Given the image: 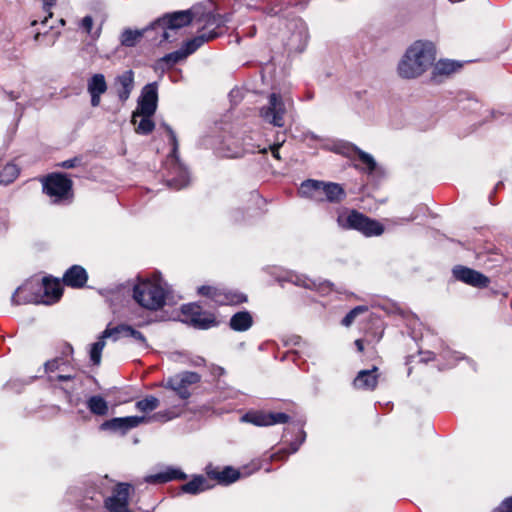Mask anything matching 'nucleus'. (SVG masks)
Wrapping results in <instances>:
<instances>
[{"mask_svg": "<svg viewBox=\"0 0 512 512\" xmlns=\"http://www.w3.org/2000/svg\"><path fill=\"white\" fill-rule=\"evenodd\" d=\"M251 30L252 31H250V35H254L255 34V30H256L255 27H251Z\"/></svg>", "mask_w": 512, "mask_h": 512, "instance_id": "0e129e2a", "label": "nucleus"}, {"mask_svg": "<svg viewBox=\"0 0 512 512\" xmlns=\"http://www.w3.org/2000/svg\"><path fill=\"white\" fill-rule=\"evenodd\" d=\"M36 23H37V21H36V20H34V21L31 23V25H32V26H34V25H36Z\"/></svg>", "mask_w": 512, "mask_h": 512, "instance_id": "338daca9", "label": "nucleus"}, {"mask_svg": "<svg viewBox=\"0 0 512 512\" xmlns=\"http://www.w3.org/2000/svg\"><path fill=\"white\" fill-rule=\"evenodd\" d=\"M176 417H177V414L171 410L159 411L157 413H154L151 416H146V420L144 423H150V422L165 423V422L170 421Z\"/></svg>", "mask_w": 512, "mask_h": 512, "instance_id": "79ce46f5", "label": "nucleus"}, {"mask_svg": "<svg viewBox=\"0 0 512 512\" xmlns=\"http://www.w3.org/2000/svg\"><path fill=\"white\" fill-rule=\"evenodd\" d=\"M8 226V211L0 209V232L7 229Z\"/></svg>", "mask_w": 512, "mask_h": 512, "instance_id": "603ef678", "label": "nucleus"}, {"mask_svg": "<svg viewBox=\"0 0 512 512\" xmlns=\"http://www.w3.org/2000/svg\"><path fill=\"white\" fill-rule=\"evenodd\" d=\"M39 286L41 287L40 298L44 305L58 302L63 294L62 285L58 279L43 277L41 281L39 280Z\"/></svg>", "mask_w": 512, "mask_h": 512, "instance_id": "6ab92c4d", "label": "nucleus"}, {"mask_svg": "<svg viewBox=\"0 0 512 512\" xmlns=\"http://www.w3.org/2000/svg\"><path fill=\"white\" fill-rule=\"evenodd\" d=\"M40 33H37L36 36H35V39H38Z\"/></svg>", "mask_w": 512, "mask_h": 512, "instance_id": "774afa93", "label": "nucleus"}, {"mask_svg": "<svg viewBox=\"0 0 512 512\" xmlns=\"http://www.w3.org/2000/svg\"><path fill=\"white\" fill-rule=\"evenodd\" d=\"M187 475L179 468L167 466L163 471L149 475L145 481L150 484H162L173 480H185Z\"/></svg>", "mask_w": 512, "mask_h": 512, "instance_id": "393cba45", "label": "nucleus"}, {"mask_svg": "<svg viewBox=\"0 0 512 512\" xmlns=\"http://www.w3.org/2000/svg\"><path fill=\"white\" fill-rule=\"evenodd\" d=\"M443 358H453L455 361H458L460 358L458 356V353L456 352H451V351H445L443 352Z\"/></svg>", "mask_w": 512, "mask_h": 512, "instance_id": "13d9d810", "label": "nucleus"}, {"mask_svg": "<svg viewBox=\"0 0 512 512\" xmlns=\"http://www.w3.org/2000/svg\"><path fill=\"white\" fill-rule=\"evenodd\" d=\"M467 102H468V105L467 106H463L462 108L463 109H473V110H476L479 106V103L476 99H473V98H468L467 99Z\"/></svg>", "mask_w": 512, "mask_h": 512, "instance_id": "6e6d98bb", "label": "nucleus"}, {"mask_svg": "<svg viewBox=\"0 0 512 512\" xmlns=\"http://www.w3.org/2000/svg\"><path fill=\"white\" fill-rule=\"evenodd\" d=\"M64 363L65 362L62 358H54L52 360H49L44 364L45 372L51 375L55 371L61 370V366L64 365Z\"/></svg>", "mask_w": 512, "mask_h": 512, "instance_id": "a18cd8bd", "label": "nucleus"}, {"mask_svg": "<svg viewBox=\"0 0 512 512\" xmlns=\"http://www.w3.org/2000/svg\"><path fill=\"white\" fill-rule=\"evenodd\" d=\"M367 310V307L365 306H357L355 308H353L352 310H350L346 316L342 319L341 323L342 325L344 326H349L352 324V322L354 321V319L356 318V316L361 313V312H364Z\"/></svg>", "mask_w": 512, "mask_h": 512, "instance_id": "c03bdc74", "label": "nucleus"}, {"mask_svg": "<svg viewBox=\"0 0 512 512\" xmlns=\"http://www.w3.org/2000/svg\"><path fill=\"white\" fill-rule=\"evenodd\" d=\"M72 180L63 173H52L43 180V191L52 198L53 203L71 201Z\"/></svg>", "mask_w": 512, "mask_h": 512, "instance_id": "1a4fd4ad", "label": "nucleus"}, {"mask_svg": "<svg viewBox=\"0 0 512 512\" xmlns=\"http://www.w3.org/2000/svg\"><path fill=\"white\" fill-rule=\"evenodd\" d=\"M133 298L143 308L158 310L166 304L167 291L160 282L143 280L134 286Z\"/></svg>", "mask_w": 512, "mask_h": 512, "instance_id": "423d86ee", "label": "nucleus"}, {"mask_svg": "<svg viewBox=\"0 0 512 512\" xmlns=\"http://www.w3.org/2000/svg\"><path fill=\"white\" fill-rule=\"evenodd\" d=\"M299 193L303 197L316 201L326 200L330 203H340L346 197V193L340 184L313 179L303 181Z\"/></svg>", "mask_w": 512, "mask_h": 512, "instance_id": "39448f33", "label": "nucleus"}, {"mask_svg": "<svg viewBox=\"0 0 512 512\" xmlns=\"http://www.w3.org/2000/svg\"><path fill=\"white\" fill-rule=\"evenodd\" d=\"M188 56L189 55L187 54L186 50L184 49V47H182L180 50L168 53V54L164 55L162 58H160L157 61V66H158V68H160L162 70L170 69L175 64L184 60Z\"/></svg>", "mask_w": 512, "mask_h": 512, "instance_id": "473e14b6", "label": "nucleus"}, {"mask_svg": "<svg viewBox=\"0 0 512 512\" xmlns=\"http://www.w3.org/2000/svg\"><path fill=\"white\" fill-rule=\"evenodd\" d=\"M461 67H462V64L457 61L448 60V59L439 60L438 62L435 63V65L433 67L431 80L434 82H440L441 81L439 79L440 77L449 76L452 73L459 70Z\"/></svg>", "mask_w": 512, "mask_h": 512, "instance_id": "cd10ccee", "label": "nucleus"}, {"mask_svg": "<svg viewBox=\"0 0 512 512\" xmlns=\"http://www.w3.org/2000/svg\"><path fill=\"white\" fill-rule=\"evenodd\" d=\"M108 84L102 73L93 74L87 80V92L90 95L92 107H98L101 103V96L106 93Z\"/></svg>", "mask_w": 512, "mask_h": 512, "instance_id": "412c9836", "label": "nucleus"}, {"mask_svg": "<svg viewBox=\"0 0 512 512\" xmlns=\"http://www.w3.org/2000/svg\"><path fill=\"white\" fill-rule=\"evenodd\" d=\"M115 88L118 99L125 103L134 88V73L132 70L124 71L115 78Z\"/></svg>", "mask_w": 512, "mask_h": 512, "instance_id": "5701e85b", "label": "nucleus"}, {"mask_svg": "<svg viewBox=\"0 0 512 512\" xmlns=\"http://www.w3.org/2000/svg\"><path fill=\"white\" fill-rule=\"evenodd\" d=\"M230 19V14L221 15L211 11L202 13L196 20V22L202 24L201 29L194 38L186 41L183 45L187 54H193L204 43L217 38L221 34V32H218L217 30L229 22Z\"/></svg>", "mask_w": 512, "mask_h": 512, "instance_id": "7ed1b4c3", "label": "nucleus"}, {"mask_svg": "<svg viewBox=\"0 0 512 512\" xmlns=\"http://www.w3.org/2000/svg\"><path fill=\"white\" fill-rule=\"evenodd\" d=\"M81 28L87 33L91 34V30L93 27V19L91 16L87 15L81 20Z\"/></svg>", "mask_w": 512, "mask_h": 512, "instance_id": "8fccbe9b", "label": "nucleus"}, {"mask_svg": "<svg viewBox=\"0 0 512 512\" xmlns=\"http://www.w3.org/2000/svg\"><path fill=\"white\" fill-rule=\"evenodd\" d=\"M56 0H43V10L47 13V16L42 20V24H46L48 19L52 17L51 7L55 4Z\"/></svg>", "mask_w": 512, "mask_h": 512, "instance_id": "09e8293b", "label": "nucleus"}, {"mask_svg": "<svg viewBox=\"0 0 512 512\" xmlns=\"http://www.w3.org/2000/svg\"><path fill=\"white\" fill-rule=\"evenodd\" d=\"M308 30L304 23H300L296 26V30L293 31L286 42V49L289 53H301L307 46L308 43Z\"/></svg>", "mask_w": 512, "mask_h": 512, "instance_id": "4be33fe9", "label": "nucleus"}, {"mask_svg": "<svg viewBox=\"0 0 512 512\" xmlns=\"http://www.w3.org/2000/svg\"><path fill=\"white\" fill-rule=\"evenodd\" d=\"M72 379H74V376L71 374H58L56 376H53V375L48 376V381L50 383H53L55 381H61V382L70 381Z\"/></svg>", "mask_w": 512, "mask_h": 512, "instance_id": "3c124183", "label": "nucleus"}, {"mask_svg": "<svg viewBox=\"0 0 512 512\" xmlns=\"http://www.w3.org/2000/svg\"><path fill=\"white\" fill-rule=\"evenodd\" d=\"M197 15L196 8L168 13L152 22L151 29L160 34L158 42L161 44L169 41L170 34L168 30L180 29L189 25L198 19Z\"/></svg>", "mask_w": 512, "mask_h": 512, "instance_id": "0eeeda50", "label": "nucleus"}, {"mask_svg": "<svg viewBox=\"0 0 512 512\" xmlns=\"http://www.w3.org/2000/svg\"><path fill=\"white\" fill-rule=\"evenodd\" d=\"M131 486L119 483L110 497L102 491H88L80 501L81 512H133L128 509V497Z\"/></svg>", "mask_w": 512, "mask_h": 512, "instance_id": "f03ea898", "label": "nucleus"}, {"mask_svg": "<svg viewBox=\"0 0 512 512\" xmlns=\"http://www.w3.org/2000/svg\"><path fill=\"white\" fill-rule=\"evenodd\" d=\"M338 225L343 229H353L365 236H379L384 232V227L376 220H372L364 214L352 210L348 214H340L337 217Z\"/></svg>", "mask_w": 512, "mask_h": 512, "instance_id": "6e6552de", "label": "nucleus"}, {"mask_svg": "<svg viewBox=\"0 0 512 512\" xmlns=\"http://www.w3.org/2000/svg\"><path fill=\"white\" fill-rule=\"evenodd\" d=\"M452 273L456 280L477 288L487 287L490 282L484 274L462 265L455 266Z\"/></svg>", "mask_w": 512, "mask_h": 512, "instance_id": "a211bd4d", "label": "nucleus"}, {"mask_svg": "<svg viewBox=\"0 0 512 512\" xmlns=\"http://www.w3.org/2000/svg\"><path fill=\"white\" fill-rule=\"evenodd\" d=\"M184 321L199 330L217 327L219 322L212 312L203 310L197 303L185 304L181 308Z\"/></svg>", "mask_w": 512, "mask_h": 512, "instance_id": "9d476101", "label": "nucleus"}, {"mask_svg": "<svg viewBox=\"0 0 512 512\" xmlns=\"http://www.w3.org/2000/svg\"><path fill=\"white\" fill-rule=\"evenodd\" d=\"M127 335L126 338H133L136 342H138L142 347L147 348L148 344L145 336L138 330L134 329L132 326L128 325V329H126Z\"/></svg>", "mask_w": 512, "mask_h": 512, "instance_id": "37998d69", "label": "nucleus"}, {"mask_svg": "<svg viewBox=\"0 0 512 512\" xmlns=\"http://www.w3.org/2000/svg\"><path fill=\"white\" fill-rule=\"evenodd\" d=\"M87 280L86 270L79 265L71 266L63 275V283L73 288H82Z\"/></svg>", "mask_w": 512, "mask_h": 512, "instance_id": "bb28decb", "label": "nucleus"}, {"mask_svg": "<svg viewBox=\"0 0 512 512\" xmlns=\"http://www.w3.org/2000/svg\"><path fill=\"white\" fill-rule=\"evenodd\" d=\"M158 104V84L157 82L145 85L138 99L136 110L132 114V123L136 124V120L140 115L153 116L157 110Z\"/></svg>", "mask_w": 512, "mask_h": 512, "instance_id": "9b49d317", "label": "nucleus"}, {"mask_svg": "<svg viewBox=\"0 0 512 512\" xmlns=\"http://www.w3.org/2000/svg\"><path fill=\"white\" fill-rule=\"evenodd\" d=\"M282 280L310 290H317L320 286V284H318L315 280L309 279L304 275H300L294 272L287 273V275Z\"/></svg>", "mask_w": 512, "mask_h": 512, "instance_id": "f704fd0d", "label": "nucleus"}, {"mask_svg": "<svg viewBox=\"0 0 512 512\" xmlns=\"http://www.w3.org/2000/svg\"><path fill=\"white\" fill-rule=\"evenodd\" d=\"M378 368L373 366L372 369L361 370L353 381V385L357 389L374 390L378 383Z\"/></svg>", "mask_w": 512, "mask_h": 512, "instance_id": "a878e982", "label": "nucleus"}, {"mask_svg": "<svg viewBox=\"0 0 512 512\" xmlns=\"http://www.w3.org/2000/svg\"><path fill=\"white\" fill-rule=\"evenodd\" d=\"M86 406L94 415L105 416L108 414V403L102 396L94 395L89 397L86 401Z\"/></svg>", "mask_w": 512, "mask_h": 512, "instance_id": "72a5a7b5", "label": "nucleus"}, {"mask_svg": "<svg viewBox=\"0 0 512 512\" xmlns=\"http://www.w3.org/2000/svg\"><path fill=\"white\" fill-rule=\"evenodd\" d=\"M299 434H300L299 438L290 443V445H289L290 451L289 452H287L285 449L279 450L278 452L271 455V459L272 460H284L287 458V456L289 454L296 453L306 439V433L304 430H300Z\"/></svg>", "mask_w": 512, "mask_h": 512, "instance_id": "c9c22d12", "label": "nucleus"}, {"mask_svg": "<svg viewBox=\"0 0 512 512\" xmlns=\"http://www.w3.org/2000/svg\"><path fill=\"white\" fill-rule=\"evenodd\" d=\"M291 341L293 345H299L302 339L300 336H294L292 337Z\"/></svg>", "mask_w": 512, "mask_h": 512, "instance_id": "e2e57ef3", "label": "nucleus"}, {"mask_svg": "<svg viewBox=\"0 0 512 512\" xmlns=\"http://www.w3.org/2000/svg\"><path fill=\"white\" fill-rule=\"evenodd\" d=\"M60 23H61L62 25H65V20H64V19H61V20H60Z\"/></svg>", "mask_w": 512, "mask_h": 512, "instance_id": "69168bd1", "label": "nucleus"}, {"mask_svg": "<svg viewBox=\"0 0 512 512\" xmlns=\"http://www.w3.org/2000/svg\"><path fill=\"white\" fill-rule=\"evenodd\" d=\"M230 217L234 222H241L245 220L244 212L241 209L232 211Z\"/></svg>", "mask_w": 512, "mask_h": 512, "instance_id": "864d4df0", "label": "nucleus"}, {"mask_svg": "<svg viewBox=\"0 0 512 512\" xmlns=\"http://www.w3.org/2000/svg\"><path fill=\"white\" fill-rule=\"evenodd\" d=\"M81 163H82V158L74 157V158L62 161L61 163L58 164V166L61 168H64V169H71V168L78 167L79 165H81Z\"/></svg>", "mask_w": 512, "mask_h": 512, "instance_id": "49530a36", "label": "nucleus"}, {"mask_svg": "<svg viewBox=\"0 0 512 512\" xmlns=\"http://www.w3.org/2000/svg\"><path fill=\"white\" fill-rule=\"evenodd\" d=\"M134 125L136 133L141 135H148L155 128L152 116L140 115L136 120V124Z\"/></svg>", "mask_w": 512, "mask_h": 512, "instance_id": "4c0bfd02", "label": "nucleus"}, {"mask_svg": "<svg viewBox=\"0 0 512 512\" xmlns=\"http://www.w3.org/2000/svg\"><path fill=\"white\" fill-rule=\"evenodd\" d=\"M305 137L309 138V139H312V140H318L319 139V137L315 133H313L311 131L306 132L305 133Z\"/></svg>", "mask_w": 512, "mask_h": 512, "instance_id": "bf43d9fd", "label": "nucleus"}, {"mask_svg": "<svg viewBox=\"0 0 512 512\" xmlns=\"http://www.w3.org/2000/svg\"><path fill=\"white\" fill-rule=\"evenodd\" d=\"M284 142H285V134H282L281 140L278 137V141L276 143H274L273 145L269 146V149L271 150L273 157L276 158L277 160H280L279 149L283 145ZM267 151H268L267 147L261 148L259 145H254V144L248 142L246 139H244L242 150L228 151V152L224 153V156L228 157V158H238V157H241L243 155V153L258 152V153L265 154V153H267Z\"/></svg>", "mask_w": 512, "mask_h": 512, "instance_id": "aec40b11", "label": "nucleus"}, {"mask_svg": "<svg viewBox=\"0 0 512 512\" xmlns=\"http://www.w3.org/2000/svg\"><path fill=\"white\" fill-rule=\"evenodd\" d=\"M162 126L168 133L170 144L172 146L171 153L168 155L164 163V167L167 170L166 183L170 188L180 190L182 188H185L189 184V172L179 159V143L174 130L172 129L171 126H169L166 123H163Z\"/></svg>", "mask_w": 512, "mask_h": 512, "instance_id": "20e7f679", "label": "nucleus"}, {"mask_svg": "<svg viewBox=\"0 0 512 512\" xmlns=\"http://www.w3.org/2000/svg\"><path fill=\"white\" fill-rule=\"evenodd\" d=\"M160 402L159 399L155 396L149 395L145 397L144 399H141L136 402L135 407L138 411H141L143 413H148L156 408H158Z\"/></svg>", "mask_w": 512, "mask_h": 512, "instance_id": "ea45409f", "label": "nucleus"}, {"mask_svg": "<svg viewBox=\"0 0 512 512\" xmlns=\"http://www.w3.org/2000/svg\"><path fill=\"white\" fill-rule=\"evenodd\" d=\"M434 359H435V354L433 352H431V351L421 352V358H420L421 362L427 363Z\"/></svg>", "mask_w": 512, "mask_h": 512, "instance_id": "5fc2aeb1", "label": "nucleus"}, {"mask_svg": "<svg viewBox=\"0 0 512 512\" xmlns=\"http://www.w3.org/2000/svg\"><path fill=\"white\" fill-rule=\"evenodd\" d=\"M355 345H356V347H357L358 351H360V352H361V351H363L364 346H363V341H362V340L357 339V340L355 341Z\"/></svg>", "mask_w": 512, "mask_h": 512, "instance_id": "680f3d73", "label": "nucleus"}, {"mask_svg": "<svg viewBox=\"0 0 512 512\" xmlns=\"http://www.w3.org/2000/svg\"><path fill=\"white\" fill-rule=\"evenodd\" d=\"M200 374L192 371H183L167 379L165 387L173 390L181 399L186 400L191 396L189 387L199 383Z\"/></svg>", "mask_w": 512, "mask_h": 512, "instance_id": "4468645a", "label": "nucleus"}, {"mask_svg": "<svg viewBox=\"0 0 512 512\" xmlns=\"http://www.w3.org/2000/svg\"><path fill=\"white\" fill-rule=\"evenodd\" d=\"M286 106L282 96L278 93H271L268 97V104L260 109V116L269 124L276 127L284 126Z\"/></svg>", "mask_w": 512, "mask_h": 512, "instance_id": "ddd939ff", "label": "nucleus"}, {"mask_svg": "<svg viewBox=\"0 0 512 512\" xmlns=\"http://www.w3.org/2000/svg\"><path fill=\"white\" fill-rule=\"evenodd\" d=\"M344 148H345V153L347 154H351V153H355L357 154L360 162L364 165V170L368 173H372L375 169H376V166H377V163L375 161V159L373 158L372 155H370L369 153L361 150L360 148H358L357 146L353 145V144H344Z\"/></svg>", "mask_w": 512, "mask_h": 512, "instance_id": "c756f323", "label": "nucleus"}, {"mask_svg": "<svg viewBox=\"0 0 512 512\" xmlns=\"http://www.w3.org/2000/svg\"><path fill=\"white\" fill-rule=\"evenodd\" d=\"M290 420V416L283 412H248L241 417L242 422L251 423L255 426H271L284 424Z\"/></svg>", "mask_w": 512, "mask_h": 512, "instance_id": "2eb2a0df", "label": "nucleus"}, {"mask_svg": "<svg viewBox=\"0 0 512 512\" xmlns=\"http://www.w3.org/2000/svg\"><path fill=\"white\" fill-rule=\"evenodd\" d=\"M211 486L203 475H196L189 482L181 486V491L186 494L197 495L208 490Z\"/></svg>", "mask_w": 512, "mask_h": 512, "instance_id": "7c9ffc66", "label": "nucleus"}, {"mask_svg": "<svg viewBox=\"0 0 512 512\" xmlns=\"http://www.w3.org/2000/svg\"><path fill=\"white\" fill-rule=\"evenodd\" d=\"M146 420V416H127V417H116L104 421L100 425L101 430H110L113 432H120L126 434L129 430L138 427L143 424Z\"/></svg>", "mask_w": 512, "mask_h": 512, "instance_id": "f3484780", "label": "nucleus"}, {"mask_svg": "<svg viewBox=\"0 0 512 512\" xmlns=\"http://www.w3.org/2000/svg\"><path fill=\"white\" fill-rule=\"evenodd\" d=\"M493 512H512V496L504 499Z\"/></svg>", "mask_w": 512, "mask_h": 512, "instance_id": "de8ad7c7", "label": "nucleus"}, {"mask_svg": "<svg viewBox=\"0 0 512 512\" xmlns=\"http://www.w3.org/2000/svg\"><path fill=\"white\" fill-rule=\"evenodd\" d=\"M128 325L120 324L115 327L107 326L102 332V338H111L113 341H117L120 338L126 337Z\"/></svg>", "mask_w": 512, "mask_h": 512, "instance_id": "58836bf2", "label": "nucleus"}, {"mask_svg": "<svg viewBox=\"0 0 512 512\" xmlns=\"http://www.w3.org/2000/svg\"><path fill=\"white\" fill-rule=\"evenodd\" d=\"M20 169L13 163H8L0 172V184L9 185L19 175Z\"/></svg>", "mask_w": 512, "mask_h": 512, "instance_id": "e433bc0d", "label": "nucleus"}, {"mask_svg": "<svg viewBox=\"0 0 512 512\" xmlns=\"http://www.w3.org/2000/svg\"><path fill=\"white\" fill-rule=\"evenodd\" d=\"M150 30H152L151 25L142 30L126 28L120 35V43L125 47H134L144 34Z\"/></svg>", "mask_w": 512, "mask_h": 512, "instance_id": "2f4dec72", "label": "nucleus"}, {"mask_svg": "<svg viewBox=\"0 0 512 512\" xmlns=\"http://www.w3.org/2000/svg\"><path fill=\"white\" fill-rule=\"evenodd\" d=\"M206 474L210 479L217 480L218 483L228 485L240 478V472L231 466L224 467L221 471L218 468L208 465Z\"/></svg>", "mask_w": 512, "mask_h": 512, "instance_id": "b1692460", "label": "nucleus"}, {"mask_svg": "<svg viewBox=\"0 0 512 512\" xmlns=\"http://www.w3.org/2000/svg\"><path fill=\"white\" fill-rule=\"evenodd\" d=\"M204 363H205V360H204V358H202V357H197V358H196V360H194V361H193V364H194L195 366H201V365H203Z\"/></svg>", "mask_w": 512, "mask_h": 512, "instance_id": "052dcab7", "label": "nucleus"}, {"mask_svg": "<svg viewBox=\"0 0 512 512\" xmlns=\"http://www.w3.org/2000/svg\"><path fill=\"white\" fill-rule=\"evenodd\" d=\"M435 58L434 44L418 40L406 50L398 64V73L404 79L417 78L434 64Z\"/></svg>", "mask_w": 512, "mask_h": 512, "instance_id": "f257e3e1", "label": "nucleus"}, {"mask_svg": "<svg viewBox=\"0 0 512 512\" xmlns=\"http://www.w3.org/2000/svg\"><path fill=\"white\" fill-rule=\"evenodd\" d=\"M41 287L38 279H32L18 287L12 295V303L21 305L27 303L42 304L40 298Z\"/></svg>", "mask_w": 512, "mask_h": 512, "instance_id": "dca6fc26", "label": "nucleus"}, {"mask_svg": "<svg viewBox=\"0 0 512 512\" xmlns=\"http://www.w3.org/2000/svg\"><path fill=\"white\" fill-rule=\"evenodd\" d=\"M253 324V318L249 311H239L232 315L229 321V326L232 330L237 332L247 331Z\"/></svg>", "mask_w": 512, "mask_h": 512, "instance_id": "c85d7f7f", "label": "nucleus"}, {"mask_svg": "<svg viewBox=\"0 0 512 512\" xmlns=\"http://www.w3.org/2000/svg\"><path fill=\"white\" fill-rule=\"evenodd\" d=\"M198 294L211 299L217 305H237L246 301V296L226 288L203 285Z\"/></svg>", "mask_w": 512, "mask_h": 512, "instance_id": "f8f14e48", "label": "nucleus"}, {"mask_svg": "<svg viewBox=\"0 0 512 512\" xmlns=\"http://www.w3.org/2000/svg\"><path fill=\"white\" fill-rule=\"evenodd\" d=\"M105 339L106 338H102L101 335L99 339L91 345L90 359L95 365H98L101 361V354L105 347Z\"/></svg>", "mask_w": 512, "mask_h": 512, "instance_id": "a19ab883", "label": "nucleus"}, {"mask_svg": "<svg viewBox=\"0 0 512 512\" xmlns=\"http://www.w3.org/2000/svg\"><path fill=\"white\" fill-rule=\"evenodd\" d=\"M3 93L5 94V96L10 100V101H15L17 100L19 97H20V94L18 92H15V91H6V90H2Z\"/></svg>", "mask_w": 512, "mask_h": 512, "instance_id": "4d7b16f0", "label": "nucleus"}]
</instances>
